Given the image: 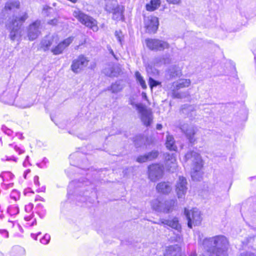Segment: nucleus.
<instances>
[{
  "label": "nucleus",
  "instance_id": "obj_38",
  "mask_svg": "<svg viewBox=\"0 0 256 256\" xmlns=\"http://www.w3.org/2000/svg\"><path fill=\"white\" fill-rule=\"evenodd\" d=\"M50 236L49 234H46L44 237L40 240L42 244H47L50 242Z\"/></svg>",
  "mask_w": 256,
  "mask_h": 256
},
{
  "label": "nucleus",
  "instance_id": "obj_36",
  "mask_svg": "<svg viewBox=\"0 0 256 256\" xmlns=\"http://www.w3.org/2000/svg\"><path fill=\"white\" fill-rule=\"evenodd\" d=\"M89 182L88 181H84L82 180V182H77L76 180L72 182L69 186H86L88 184H89Z\"/></svg>",
  "mask_w": 256,
  "mask_h": 256
},
{
  "label": "nucleus",
  "instance_id": "obj_34",
  "mask_svg": "<svg viewBox=\"0 0 256 256\" xmlns=\"http://www.w3.org/2000/svg\"><path fill=\"white\" fill-rule=\"evenodd\" d=\"M122 89V87L118 83L113 84L111 86V90L112 92L116 93Z\"/></svg>",
  "mask_w": 256,
  "mask_h": 256
},
{
  "label": "nucleus",
  "instance_id": "obj_56",
  "mask_svg": "<svg viewBox=\"0 0 256 256\" xmlns=\"http://www.w3.org/2000/svg\"><path fill=\"white\" fill-rule=\"evenodd\" d=\"M31 218H32V216H26L24 217V219L26 220H27V221L30 220Z\"/></svg>",
  "mask_w": 256,
  "mask_h": 256
},
{
  "label": "nucleus",
  "instance_id": "obj_24",
  "mask_svg": "<svg viewBox=\"0 0 256 256\" xmlns=\"http://www.w3.org/2000/svg\"><path fill=\"white\" fill-rule=\"evenodd\" d=\"M20 7V2L18 1H9L5 5L4 10L6 11H12L15 9H18Z\"/></svg>",
  "mask_w": 256,
  "mask_h": 256
},
{
  "label": "nucleus",
  "instance_id": "obj_33",
  "mask_svg": "<svg viewBox=\"0 0 256 256\" xmlns=\"http://www.w3.org/2000/svg\"><path fill=\"white\" fill-rule=\"evenodd\" d=\"M158 152L157 150H154L152 151L148 154H146L148 160H152L158 156Z\"/></svg>",
  "mask_w": 256,
  "mask_h": 256
},
{
  "label": "nucleus",
  "instance_id": "obj_35",
  "mask_svg": "<svg viewBox=\"0 0 256 256\" xmlns=\"http://www.w3.org/2000/svg\"><path fill=\"white\" fill-rule=\"evenodd\" d=\"M53 10H54L52 8L48 6H44L42 8V14L45 16H48L49 14L51 13Z\"/></svg>",
  "mask_w": 256,
  "mask_h": 256
},
{
  "label": "nucleus",
  "instance_id": "obj_42",
  "mask_svg": "<svg viewBox=\"0 0 256 256\" xmlns=\"http://www.w3.org/2000/svg\"><path fill=\"white\" fill-rule=\"evenodd\" d=\"M166 2L170 4H180L181 3L182 0H166Z\"/></svg>",
  "mask_w": 256,
  "mask_h": 256
},
{
  "label": "nucleus",
  "instance_id": "obj_39",
  "mask_svg": "<svg viewBox=\"0 0 256 256\" xmlns=\"http://www.w3.org/2000/svg\"><path fill=\"white\" fill-rule=\"evenodd\" d=\"M8 210L10 214H14L18 212V209L16 206H12L10 207Z\"/></svg>",
  "mask_w": 256,
  "mask_h": 256
},
{
  "label": "nucleus",
  "instance_id": "obj_3",
  "mask_svg": "<svg viewBox=\"0 0 256 256\" xmlns=\"http://www.w3.org/2000/svg\"><path fill=\"white\" fill-rule=\"evenodd\" d=\"M185 158L192 162V178L194 180H200L202 176L200 170L202 167V160L200 154L196 152H189L186 154Z\"/></svg>",
  "mask_w": 256,
  "mask_h": 256
},
{
  "label": "nucleus",
  "instance_id": "obj_62",
  "mask_svg": "<svg viewBox=\"0 0 256 256\" xmlns=\"http://www.w3.org/2000/svg\"><path fill=\"white\" fill-rule=\"evenodd\" d=\"M0 143H1V142L0 141Z\"/></svg>",
  "mask_w": 256,
  "mask_h": 256
},
{
  "label": "nucleus",
  "instance_id": "obj_32",
  "mask_svg": "<svg viewBox=\"0 0 256 256\" xmlns=\"http://www.w3.org/2000/svg\"><path fill=\"white\" fill-rule=\"evenodd\" d=\"M9 148H14V150L19 154H23L24 152V150L19 146L15 144H10L8 145Z\"/></svg>",
  "mask_w": 256,
  "mask_h": 256
},
{
  "label": "nucleus",
  "instance_id": "obj_27",
  "mask_svg": "<svg viewBox=\"0 0 256 256\" xmlns=\"http://www.w3.org/2000/svg\"><path fill=\"white\" fill-rule=\"evenodd\" d=\"M118 6V5L116 0H108L106 1V10L111 12Z\"/></svg>",
  "mask_w": 256,
  "mask_h": 256
},
{
  "label": "nucleus",
  "instance_id": "obj_61",
  "mask_svg": "<svg viewBox=\"0 0 256 256\" xmlns=\"http://www.w3.org/2000/svg\"><path fill=\"white\" fill-rule=\"evenodd\" d=\"M16 212V210H13V212H12V213H14V212Z\"/></svg>",
  "mask_w": 256,
  "mask_h": 256
},
{
  "label": "nucleus",
  "instance_id": "obj_22",
  "mask_svg": "<svg viewBox=\"0 0 256 256\" xmlns=\"http://www.w3.org/2000/svg\"><path fill=\"white\" fill-rule=\"evenodd\" d=\"M124 8L122 6H117L114 11L111 12L112 13V18L116 20H122L124 18L123 12Z\"/></svg>",
  "mask_w": 256,
  "mask_h": 256
},
{
  "label": "nucleus",
  "instance_id": "obj_15",
  "mask_svg": "<svg viewBox=\"0 0 256 256\" xmlns=\"http://www.w3.org/2000/svg\"><path fill=\"white\" fill-rule=\"evenodd\" d=\"M186 180L183 176H180L176 184V192L178 198H182L186 194L187 190Z\"/></svg>",
  "mask_w": 256,
  "mask_h": 256
},
{
  "label": "nucleus",
  "instance_id": "obj_60",
  "mask_svg": "<svg viewBox=\"0 0 256 256\" xmlns=\"http://www.w3.org/2000/svg\"><path fill=\"white\" fill-rule=\"evenodd\" d=\"M253 240V238H252L250 237V240Z\"/></svg>",
  "mask_w": 256,
  "mask_h": 256
},
{
  "label": "nucleus",
  "instance_id": "obj_6",
  "mask_svg": "<svg viewBox=\"0 0 256 256\" xmlns=\"http://www.w3.org/2000/svg\"><path fill=\"white\" fill-rule=\"evenodd\" d=\"M190 83V79H180L178 81L174 82L171 87L173 96L175 98H183L188 96L189 95L188 92H179L178 91L180 88L188 87Z\"/></svg>",
  "mask_w": 256,
  "mask_h": 256
},
{
  "label": "nucleus",
  "instance_id": "obj_11",
  "mask_svg": "<svg viewBox=\"0 0 256 256\" xmlns=\"http://www.w3.org/2000/svg\"><path fill=\"white\" fill-rule=\"evenodd\" d=\"M164 168L159 164H154L148 167V178L152 182H156L162 177Z\"/></svg>",
  "mask_w": 256,
  "mask_h": 256
},
{
  "label": "nucleus",
  "instance_id": "obj_25",
  "mask_svg": "<svg viewBox=\"0 0 256 256\" xmlns=\"http://www.w3.org/2000/svg\"><path fill=\"white\" fill-rule=\"evenodd\" d=\"M180 70L176 66L170 67L167 72V77L169 78L179 76Z\"/></svg>",
  "mask_w": 256,
  "mask_h": 256
},
{
  "label": "nucleus",
  "instance_id": "obj_49",
  "mask_svg": "<svg viewBox=\"0 0 256 256\" xmlns=\"http://www.w3.org/2000/svg\"><path fill=\"white\" fill-rule=\"evenodd\" d=\"M15 98V96L14 95L12 96V98L11 100L8 102L10 104H12L13 103H14V100Z\"/></svg>",
  "mask_w": 256,
  "mask_h": 256
},
{
  "label": "nucleus",
  "instance_id": "obj_46",
  "mask_svg": "<svg viewBox=\"0 0 256 256\" xmlns=\"http://www.w3.org/2000/svg\"><path fill=\"white\" fill-rule=\"evenodd\" d=\"M121 32H118V31H116L115 32V36H116L118 40L121 43L122 42V39H121V37H120V34Z\"/></svg>",
  "mask_w": 256,
  "mask_h": 256
},
{
  "label": "nucleus",
  "instance_id": "obj_57",
  "mask_svg": "<svg viewBox=\"0 0 256 256\" xmlns=\"http://www.w3.org/2000/svg\"><path fill=\"white\" fill-rule=\"evenodd\" d=\"M152 68H150L149 66L147 68L146 70H147V72H150V70H151Z\"/></svg>",
  "mask_w": 256,
  "mask_h": 256
},
{
  "label": "nucleus",
  "instance_id": "obj_50",
  "mask_svg": "<svg viewBox=\"0 0 256 256\" xmlns=\"http://www.w3.org/2000/svg\"><path fill=\"white\" fill-rule=\"evenodd\" d=\"M40 234V232H38L37 234H31L32 237L35 240H36L37 239V236Z\"/></svg>",
  "mask_w": 256,
  "mask_h": 256
},
{
  "label": "nucleus",
  "instance_id": "obj_30",
  "mask_svg": "<svg viewBox=\"0 0 256 256\" xmlns=\"http://www.w3.org/2000/svg\"><path fill=\"white\" fill-rule=\"evenodd\" d=\"M135 76L137 81L139 82L142 88L146 89L147 87L146 84L140 74L138 72H136L135 73Z\"/></svg>",
  "mask_w": 256,
  "mask_h": 256
},
{
  "label": "nucleus",
  "instance_id": "obj_44",
  "mask_svg": "<svg viewBox=\"0 0 256 256\" xmlns=\"http://www.w3.org/2000/svg\"><path fill=\"white\" fill-rule=\"evenodd\" d=\"M238 256H256V254L252 252H246L240 254Z\"/></svg>",
  "mask_w": 256,
  "mask_h": 256
},
{
  "label": "nucleus",
  "instance_id": "obj_26",
  "mask_svg": "<svg viewBox=\"0 0 256 256\" xmlns=\"http://www.w3.org/2000/svg\"><path fill=\"white\" fill-rule=\"evenodd\" d=\"M160 0H151L150 4H146V9L148 11H154L160 6Z\"/></svg>",
  "mask_w": 256,
  "mask_h": 256
},
{
  "label": "nucleus",
  "instance_id": "obj_47",
  "mask_svg": "<svg viewBox=\"0 0 256 256\" xmlns=\"http://www.w3.org/2000/svg\"><path fill=\"white\" fill-rule=\"evenodd\" d=\"M108 52H110V54H112V56H114V57L116 58V59H117V58H116L114 54V51L112 50L110 46H108Z\"/></svg>",
  "mask_w": 256,
  "mask_h": 256
},
{
  "label": "nucleus",
  "instance_id": "obj_52",
  "mask_svg": "<svg viewBox=\"0 0 256 256\" xmlns=\"http://www.w3.org/2000/svg\"><path fill=\"white\" fill-rule=\"evenodd\" d=\"M142 97L144 99L146 100H147V96L146 92H142Z\"/></svg>",
  "mask_w": 256,
  "mask_h": 256
},
{
  "label": "nucleus",
  "instance_id": "obj_29",
  "mask_svg": "<svg viewBox=\"0 0 256 256\" xmlns=\"http://www.w3.org/2000/svg\"><path fill=\"white\" fill-rule=\"evenodd\" d=\"M170 62L169 58H156L154 60V66H159L162 64H166Z\"/></svg>",
  "mask_w": 256,
  "mask_h": 256
},
{
  "label": "nucleus",
  "instance_id": "obj_28",
  "mask_svg": "<svg viewBox=\"0 0 256 256\" xmlns=\"http://www.w3.org/2000/svg\"><path fill=\"white\" fill-rule=\"evenodd\" d=\"M194 108L192 106L184 105V106H182V112L185 114L188 115V116L190 117L192 116V114H190L189 112H194Z\"/></svg>",
  "mask_w": 256,
  "mask_h": 256
},
{
  "label": "nucleus",
  "instance_id": "obj_17",
  "mask_svg": "<svg viewBox=\"0 0 256 256\" xmlns=\"http://www.w3.org/2000/svg\"><path fill=\"white\" fill-rule=\"evenodd\" d=\"M165 161V166L168 170L172 172L176 170L178 166L176 156L174 154H166Z\"/></svg>",
  "mask_w": 256,
  "mask_h": 256
},
{
  "label": "nucleus",
  "instance_id": "obj_41",
  "mask_svg": "<svg viewBox=\"0 0 256 256\" xmlns=\"http://www.w3.org/2000/svg\"><path fill=\"white\" fill-rule=\"evenodd\" d=\"M18 197L19 196L18 191L13 190L10 194V198L16 200Z\"/></svg>",
  "mask_w": 256,
  "mask_h": 256
},
{
  "label": "nucleus",
  "instance_id": "obj_37",
  "mask_svg": "<svg viewBox=\"0 0 256 256\" xmlns=\"http://www.w3.org/2000/svg\"><path fill=\"white\" fill-rule=\"evenodd\" d=\"M148 83L150 86L151 88H152L153 87L156 86H157L160 84V82L154 80L152 78H149Z\"/></svg>",
  "mask_w": 256,
  "mask_h": 256
},
{
  "label": "nucleus",
  "instance_id": "obj_1",
  "mask_svg": "<svg viewBox=\"0 0 256 256\" xmlns=\"http://www.w3.org/2000/svg\"><path fill=\"white\" fill-rule=\"evenodd\" d=\"M198 244L210 256H228L230 243L227 238L223 235L205 238L200 240Z\"/></svg>",
  "mask_w": 256,
  "mask_h": 256
},
{
  "label": "nucleus",
  "instance_id": "obj_21",
  "mask_svg": "<svg viewBox=\"0 0 256 256\" xmlns=\"http://www.w3.org/2000/svg\"><path fill=\"white\" fill-rule=\"evenodd\" d=\"M156 190L160 193L168 194L172 190V186L168 182H162L157 184Z\"/></svg>",
  "mask_w": 256,
  "mask_h": 256
},
{
  "label": "nucleus",
  "instance_id": "obj_10",
  "mask_svg": "<svg viewBox=\"0 0 256 256\" xmlns=\"http://www.w3.org/2000/svg\"><path fill=\"white\" fill-rule=\"evenodd\" d=\"M88 62L89 60L86 57L80 54L72 60L70 66L71 70L74 72L78 74L88 65Z\"/></svg>",
  "mask_w": 256,
  "mask_h": 256
},
{
  "label": "nucleus",
  "instance_id": "obj_20",
  "mask_svg": "<svg viewBox=\"0 0 256 256\" xmlns=\"http://www.w3.org/2000/svg\"><path fill=\"white\" fill-rule=\"evenodd\" d=\"M181 248L178 245L170 246L166 248L164 256H180Z\"/></svg>",
  "mask_w": 256,
  "mask_h": 256
},
{
  "label": "nucleus",
  "instance_id": "obj_18",
  "mask_svg": "<svg viewBox=\"0 0 256 256\" xmlns=\"http://www.w3.org/2000/svg\"><path fill=\"white\" fill-rule=\"evenodd\" d=\"M58 40V38L56 36H48L42 40L41 45L44 50H46L51 46L57 44Z\"/></svg>",
  "mask_w": 256,
  "mask_h": 256
},
{
  "label": "nucleus",
  "instance_id": "obj_53",
  "mask_svg": "<svg viewBox=\"0 0 256 256\" xmlns=\"http://www.w3.org/2000/svg\"><path fill=\"white\" fill-rule=\"evenodd\" d=\"M28 156H26V160H25L24 162L23 163V164H24V166H26V164H27V162L28 161Z\"/></svg>",
  "mask_w": 256,
  "mask_h": 256
},
{
  "label": "nucleus",
  "instance_id": "obj_14",
  "mask_svg": "<svg viewBox=\"0 0 256 256\" xmlns=\"http://www.w3.org/2000/svg\"><path fill=\"white\" fill-rule=\"evenodd\" d=\"M74 40V36H70L63 41L60 42L56 46L51 50L54 54L58 55L61 54L64 49L68 48Z\"/></svg>",
  "mask_w": 256,
  "mask_h": 256
},
{
  "label": "nucleus",
  "instance_id": "obj_19",
  "mask_svg": "<svg viewBox=\"0 0 256 256\" xmlns=\"http://www.w3.org/2000/svg\"><path fill=\"white\" fill-rule=\"evenodd\" d=\"M160 222L161 224L167 225L178 231H179L181 228L178 220L176 218H174L172 220L160 219Z\"/></svg>",
  "mask_w": 256,
  "mask_h": 256
},
{
  "label": "nucleus",
  "instance_id": "obj_4",
  "mask_svg": "<svg viewBox=\"0 0 256 256\" xmlns=\"http://www.w3.org/2000/svg\"><path fill=\"white\" fill-rule=\"evenodd\" d=\"M130 104L138 110L143 124L146 126H150L153 121L152 110L150 108H147L145 106L140 103L136 104L131 101Z\"/></svg>",
  "mask_w": 256,
  "mask_h": 256
},
{
  "label": "nucleus",
  "instance_id": "obj_45",
  "mask_svg": "<svg viewBox=\"0 0 256 256\" xmlns=\"http://www.w3.org/2000/svg\"><path fill=\"white\" fill-rule=\"evenodd\" d=\"M48 23L49 24L55 26L58 24V20L56 18H54L52 20H49Z\"/></svg>",
  "mask_w": 256,
  "mask_h": 256
},
{
  "label": "nucleus",
  "instance_id": "obj_58",
  "mask_svg": "<svg viewBox=\"0 0 256 256\" xmlns=\"http://www.w3.org/2000/svg\"><path fill=\"white\" fill-rule=\"evenodd\" d=\"M36 221L34 220L32 222V224H31L30 226H34V224H36Z\"/></svg>",
  "mask_w": 256,
  "mask_h": 256
},
{
  "label": "nucleus",
  "instance_id": "obj_40",
  "mask_svg": "<svg viewBox=\"0 0 256 256\" xmlns=\"http://www.w3.org/2000/svg\"><path fill=\"white\" fill-rule=\"evenodd\" d=\"M147 160L148 159L146 154L139 156L136 159V161L140 163L146 162Z\"/></svg>",
  "mask_w": 256,
  "mask_h": 256
},
{
  "label": "nucleus",
  "instance_id": "obj_54",
  "mask_svg": "<svg viewBox=\"0 0 256 256\" xmlns=\"http://www.w3.org/2000/svg\"><path fill=\"white\" fill-rule=\"evenodd\" d=\"M162 125L161 124H157L156 125V129L158 130H160L162 128Z\"/></svg>",
  "mask_w": 256,
  "mask_h": 256
},
{
  "label": "nucleus",
  "instance_id": "obj_48",
  "mask_svg": "<svg viewBox=\"0 0 256 256\" xmlns=\"http://www.w3.org/2000/svg\"><path fill=\"white\" fill-rule=\"evenodd\" d=\"M34 182L36 184L38 185L39 184V182H38V176H35L34 178Z\"/></svg>",
  "mask_w": 256,
  "mask_h": 256
},
{
  "label": "nucleus",
  "instance_id": "obj_7",
  "mask_svg": "<svg viewBox=\"0 0 256 256\" xmlns=\"http://www.w3.org/2000/svg\"><path fill=\"white\" fill-rule=\"evenodd\" d=\"M184 214L188 220V228H192L193 226H198L201 224L202 220L201 213L198 209L194 208L188 210L185 208Z\"/></svg>",
  "mask_w": 256,
  "mask_h": 256
},
{
  "label": "nucleus",
  "instance_id": "obj_31",
  "mask_svg": "<svg viewBox=\"0 0 256 256\" xmlns=\"http://www.w3.org/2000/svg\"><path fill=\"white\" fill-rule=\"evenodd\" d=\"M104 73L108 76H116L117 72L114 70L112 66H108L104 70Z\"/></svg>",
  "mask_w": 256,
  "mask_h": 256
},
{
  "label": "nucleus",
  "instance_id": "obj_13",
  "mask_svg": "<svg viewBox=\"0 0 256 256\" xmlns=\"http://www.w3.org/2000/svg\"><path fill=\"white\" fill-rule=\"evenodd\" d=\"M40 21L36 20L30 24L27 31V35L29 40H33L36 39L40 34Z\"/></svg>",
  "mask_w": 256,
  "mask_h": 256
},
{
  "label": "nucleus",
  "instance_id": "obj_43",
  "mask_svg": "<svg viewBox=\"0 0 256 256\" xmlns=\"http://www.w3.org/2000/svg\"><path fill=\"white\" fill-rule=\"evenodd\" d=\"M32 208L33 204L30 203L25 206V210L27 212H30L32 211Z\"/></svg>",
  "mask_w": 256,
  "mask_h": 256
},
{
  "label": "nucleus",
  "instance_id": "obj_59",
  "mask_svg": "<svg viewBox=\"0 0 256 256\" xmlns=\"http://www.w3.org/2000/svg\"><path fill=\"white\" fill-rule=\"evenodd\" d=\"M10 132H10V130H9V132H7L8 134L10 135Z\"/></svg>",
  "mask_w": 256,
  "mask_h": 256
},
{
  "label": "nucleus",
  "instance_id": "obj_23",
  "mask_svg": "<svg viewBox=\"0 0 256 256\" xmlns=\"http://www.w3.org/2000/svg\"><path fill=\"white\" fill-rule=\"evenodd\" d=\"M166 146L168 150H176L177 148L174 137L168 134L166 136Z\"/></svg>",
  "mask_w": 256,
  "mask_h": 256
},
{
  "label": "nucleus",
  "instance_id": "obj_51",
  "mask_svg": "<svg viewBox=\"0 0 256 256\" xmlns=\"http://www.w3.org/2000/svg\"><path fill=\"white\" fill-rule=\"evenodd\" d=\"M30 170L28 169L24 172V176L25 178H26V175L30 172Z\"/></svg>",
  "mask_w": 256,
  "mask_h": 256
},
{
  "label": "nucleus",
  "instance_id": "obj_5",
  "mask_svg": "<svg viewBox=\"0 0 256 256\" xmlns=\"http://www.w3.org/2000/svg\"><path fill=\"white\" fill-rule=\"evenodd\" d=\"M151 206L152 208L158 212L164 213H170L172 212L176 204V201L173 200H166L164 202H162L158 199L152 200Z\"/></svg>",
  "mask_w": 256,
  "mask_h": 256
},
{
  "label": "nucleus",
  "instance_id": "obj_2",
  "mask_svg": "<svg viewBox=\"0 0 256 256\" xmlns=\"http://www.w3.org/2000/svg\"><path fill=\"white\" fill-rule=\"evenodd\" d=\"M28 18V15L26 12L21 13L18 16L13 18L8 26L9 36L12 40H20L22 36L21 26Z\"/></svg>",
  "mask_w": 256,
  "mask_h": 256
},
{
  "label": "nucleus",
  "instance_id": "obj_16",
  "mask_svg": "<svg viewBox=\"0 0 256 256\" xmlns=\"http://www.w3.org/2000/svg\"><path fill=\"white\" fill-rule=\"evenodd\" d=\"M180 129L185 134L187 138L190 143L195 142L196 138L194 136L196 132V128L192 126H189L188 124H184L180 126Z\"/></svg>",
  "mask_w": 256,
  "mask_h": 256
},
{
  "label": "nucleus",
  "instance_id": "obj_55",
  "mask_svg": "<svg viewBox=\"0 0 256 256\" xmlns=\"http://www.w3.org/2000/svg\"><path fill=\"white\" fill-rule=\"evenodd\" d=\"M1 231L3 234H6V238H8V232L6 230H2Z\"/></svg>",
  "mask_w": 256,
  "mask_h": 256
},
{
  "label": "nucleus",
  "instance_id": "obj_9",
  "mask_svg": "<svg viewBox=\"0 0 256 256\" xmlns=\"http://www.w3.org/2000/svg\"><path fill=\"white\" fill-rule=\"evenodd\" d=\"M145 42L147 47L152 50L162 51L170 47L166 42L158 39L148 38Z\"/></svg>",
  "mask_w": 256,
  "mask_h": 256
},
{
  "label": "nucleus",
  "instance_id": "obj_12",
  "mask_svg": "<svg viewBox=\"0 0 256 256\" xmlns=\"http://www.w3.org/2000/svg\"><path fill=\"white\" fill-rule=\"evenodd\" d=\"M144 27L148 33H155L158 28V18L154 16H144Z\"/></svg>",
  "mask_w": 256,
  "mask_h": 256
},
{
  "label": "nucleus",
  "instance_id": "obj_8",
  "mask_svg": "<svg viewBox=\"0 0 256 256\" xmlns=\"http://www.w3.org/2000/svg\"><path fill=\"white\" fill-rule=\"evenodd\" d=\"M73 16L82 24L90 27L94 31L98 30L96 20L92 18L82 12L79 10H74L73 12Z\"/></svg>",
  "mask_w": 256,
  "mask_h": 256
}]
</instances>
